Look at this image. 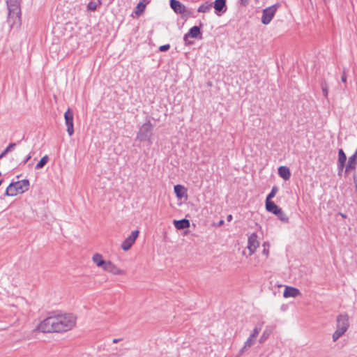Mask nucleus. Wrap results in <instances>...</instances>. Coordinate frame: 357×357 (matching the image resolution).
Masks as SVG:
<instances>
[{"mask_svg":"<svg viewBox=\"0 0 357 357\" xmlns=\"http://www.w3.org/2000/svg\"><path fill=\"white\" fill-rule=\"evenodd\" d=\"M76 324V317L70 313L56 314L42 321L38 329L43 333H63L71 330Z\"/></svg>","mask_w":357,"mask_h":357,"instance_id":"obj_1","label":"nucleus"},{"mask_svg":"<svg viewBox=\"0 0 357 357\" xmlns=\"http://www.w3.org/2000/svg\"><path fill=\"white\" fill-rule=\"evenodd\" d=\"M8 9L7 22L10 27L21 22V8L19 0H6Z\"/></svg>","mask_w":357,"mask_h":357,"instance_id":"obj_2","label":"nucleus"},{"mask_svg":"<svg viewBox=\"0 0 357 357\" xmlns=\"http://www.w3.org/2000/svg\"><path fill=\"white\" fill-rule=\"evenodd\" d=\"M29 186L30 183L28 179L13 181L7 187L5 192V195L8 197H13L18 194H22L29 190Z\"/></svg>","mask_w":357,"mask_h":357,"instance_id":"obj_3","label":"nucleus"},{"mask_svg":"<svg viewBox=\"0 0 357 357\" xmlns=\"http://www.w3.org/2000/svg\"><path fill=\"white\" fill-rule=\"evenodd\" d=\"M349 326L347 314H339L336 319V330L332 335L333 341L336 342L340 338L346 333Z\"/></svg>","mask_w":357,"mask_h":357,"instance_id":"obj_4","label":"nucleus"},{"mask_svg":"<svg viewBox=\"0 0 357 357\" xmlns=\"http://www.w3.org/2000/svg\"><path fill=\"white\" fill-rule=\"evenodd\" d=\"M153 126L150 121L144 123L139 129L137 135V139L139 142L147 141L150 144H152Z\"/></svg>","mask_w":357,"mask_h":357,"instance_id":"obj_5","label":"nucleus"},{"mask_svg":"<svg viewBox=\"0 0 357 357\" xmlns=\"http://www.w3.org/2000/svg\"><path fill=\"white\" fill-rule=\"evenodd\" d=\"M279 7L280 4L275 3L268 8H264L262 11L261 23L265 25L268 24L272 20Z\"/></svg>","mask_w":357,"mask_h":357,"instance_id":"obj_6","label":"nucleus"},{"mask_svg":"<svg viewBox=\"0 0 357 357\" xmlns=\"http://www.w3.org/2000/svg\"><path fill=\"white\" fill-rule=\"evenodd\" d=\"M73 113L70 109H68L64 114L65 123L67 127V132L69 136L74 133Z\"/></svg>","mask_w":357,"mask_h":357,"instance_id":"obj_7","label":"nucleus"},{"mask_svg":"<svg viewBox=\"0 0 357 357\" xmlns=\"http://www.w3.org/2000/svg\"><path fill=\"white\" fill-rule=\"evenodd\" d=\"M139 231L138 230L132 231L131 232L130 235H129L123 241V243L121 244V248L125 251L128 250L132 247V245L134 244V243L135 242L137 238L139 236Z\"/></svg>","mask_w":357,"mask_h":357,"instance_id":"obj_8","label":"nucleus"},{"mask_svg":"<svg viewBox=\"0 0 357 357\" xmlns=\"http://www.w3.org/2000/svg\"><path fill=\"white\" fill-rule=\"evenodd\" d=\"M259 243L257 241V235L255 233H252L249 237L248 240V249L250 251V255H252L259 246Z\"/></svg>","mask_w":357,"mask_h":357,"instance_id":"obj_9","label":"nucleus"},{"mask_svg":"<svg viewBox=\"0 0 357 357\" xmlns=\"http://www.w3.org/2000/svg\"><path fill=\"white\" fill-rule=\"evenodd\" d=\"M201 34L200 28L197 26H194L190 29L189 31L184 35L183 40L186 45L192 44V42L188 41V38H196Z\"/></svg>","mask_w":357,"mask_h":357,"instance_id":"obj_10","label":"nucleus"},{"mask_svg":"<svg viewBox=\"0 0 357 357\" xmlns=\"http://www.w3.org/2000/svg\"><path fill=\"white\" fill-rule=\"evenodd\" d=\"M170 6L176 13L184 14L188 12L186 7L177 0H170Z\"/></svg>","mask_w":357,"mask_h":357,"instance_id":"obj_11","label":"nucleus"},{"mask_svg":"<svg viewBox=\"0 0 357 357\" xmlns=\"http://www.w3.org/2000/svg\"><path fill=\"white\" fill-rule=\"evenodd\" d=\"M103 270L109 272L114 275H123L125 273L123 270H121L119 268H118L111 261H107Z\"/></svg>","mask_w":357,"mask_h":357,"instance_id":"obj_12","label":"nucleus"},{"mask_svg":"<svg viewBox=\"0 0 357 357\" xmlns=\"http://www.w3.org/2000/svg\"><path fill=\"white\" fill-rule=\"evenodd\" d=\"M213 8L218 15L225 13L227 11L226 0H215Z\"/></svg>","mask_w":357,"mask_h":357,"instance_id":"obj_13","label":"nucleus"},{"mask_svg":"<svg viewBox=\"0 0 357 357\" xmlns=\"http://www.w3.org/2000/svg\"><path fill=\"white\" fill-rule=\"evenodd\" d=\"M301 294L300 290L297 288L287 286L283 292V296L284 298H296Z\"/></svg>","mask_w":357,"mask_h":357,"instance_id":"obj_14","label":"nucleus"},{"mask_svg":"<svg viewBox=\"0 0 357 357\" xmlns=\"http://www.w3.org/2000/svg\"><path fill=\"white\" fill-rule=\"evenodd\" d=\"M266 209L268 212H270L274 215L278 214L279 211L281 209L278 205H276L272 201H266L265 202Z\"/></svg>","mask_w":357,"mask_h":357,"instance_id":"obj_15","label":"nucleus"},{"mask_svg":"<svg viewBox=\"0 0 357 357\" xmlns=\"http://www.w3.org/2000/svg\"><path fill=\"white\" fill-rule=\"evenodd\" d=\"M93 262L98 267H101L104 269L107 261H105L102 258V255L99 253H96L92 257Z\"/></svg>","mask_w":357,"mask_h":357,"instance_id":"obj_16","label":"nucleus"},{"mask_svg":"<svg viewBox=\"0 0 357 357\" xmlns=\"http://www.w3.org/2000/svg\"><path fill=\"white\" fill-rule=\"evenodd\" d=\"M174 190L176 197L179 199L187 197V190L184 186L178 184L174 185Z\"/></svg>","mask_w":357,"mask_h":357,"instance_id":"obj_17","label":"nucleus"},{"mask_svg":"<svg viewBox=\"0 0 357 357\" xmlns=\"http://www.w3.org/2000/svg\"><path fill=\"white\" fill-rule=\"evenodd\" d=\"M174 225L177 229H183L190 227V221L187 219L174 220Z\"/></svg>","mask_w":357,"mask_h":357,"instance_id":"obj_18","label":"nucleus"},{"mask_svg":"<svg viewBox=\"0 0 357 357\" xmlns=\"http://www.w3.org/2000/svg\"><path fill=\"white\" fill-rule=\"evenodd\" d=\"M278 174L284 180H288L291 176L289 169L286 166H281L278 168Z\"/></svg>","mask_w":357,"mask_h":357,"instance_id":"obj_19","label":"nucleus"},{"mask_svg":"<svg viewBox=\"0 0 357 357\" xmlns=\"http://www.w3.org/2000/svg\"><path fill=\"white\" fill-rule=\"evenodd\" d=\"M255 340V338H252L251 336L250 335V337L248 338V340L245 342L244 346L240 350L239 354L241 355L245 350L250 348L252 347V345L253 344Z\"/></svg>","mask_w":357,"mask_h":357,"instance_id":"obj_20","label":"nucleus"},{"mask_svg":"<svg viewBox=\"0 0 357 357\" xmlns=\"http://www.w3.org/2000/svg\"><path fill=\"white\" fill-rule=\"evenodd\" d=\"M212 7V3L206 1L204 3L202 4L197 9V12L199 13H208L211 10Z\"/></svg>","mask_w":357,"mask_h":357,"instance_id":"obj_21","label":"nucleus"},{"mask_svg":"<svg viewBox=\"0 0 357 357\" xmlns=\"http://www.w3.org/2000/svg\"><path fill=\"white\" fill-rule=\"evenodd\" d=\"M278 218L283 223H289V217L288 215L284 213L282 208L279 211L278 214H276Z\"/></svg>","mask_w":357,"mask_h":357,"instance_id":"obj_22","label":"nucleus"},{"mask_svg":"<svg viewBox=\"0 0 357 357\" xmlns=\"http://www.w3.org/2000/svg\"><path fill=\"white\" fill-rule=\"evenodd\" d=\"M49 161V157L47 155H44L41 158L40 161L36 165V169H42Z\"/></svg>","mask_w":357,"mask_h":357,"instance_id":"obj_23","label":"nucleus"},{"mask_svg":"<svg viewBox=\"0 0 357 357\" xmlns=\"http://www.w3.org/2000/svg\"><path fill=\"white\" fill-rule=\"evenodd\" d=\"M347 160V156L343 151L342 149H340L338 151V162L337 163H341V166L345 165V162Z\"/></svg>","mask_w":357,"mask_h":357,"instance_id":"obj_24","label":"nucleus"},{"mask_svg":"<svg viewBox=\"0 0 357 357\" xmlns=\"http://www.w3.org/2000/svg\"><path fill=\"white\" fill-rule=\"evenodd\" d=\"M262 325H263V323H261V324H257L255 327V328L252 331V334L250 335L252 338H255V339L257 338V337L258 336L259 332L261 331V330L262 328Z\"/></svg>","mask_w":357,"mask_h":357,"instance_id":"obj_25","label":"nucleus"},{"mask_svg":"<svg viewBox=\"0 0 357 357\" xmlns=\"http://www.w3.org/2000/svg\"><path fill=\"white\" fill-rule=\"evenodd\" d=\"M278 191V188L275 185L273 186L272 188L271 192H269V194L267 195L266 201H271V199H273L275 196Z\"/></svg>","mask_w":357,"mask_h":357,"instance_id":"obj_26","label":"nucleus"},{"mask_svg":"<svg viewBox=\"0 0 357 357\" xmlns=\"http://www.w3.org/2000/svg\"><path fill=\"white\" fill-rule=\"evenodd\" d=\"M145 8H146V4L142 2H139L137 4V8H136V10H135L136 15H139L142 13L144 12Z\"/></svg>","mask_w":357,"mask_h":357,"instance_id":"obj_27","label":"nucleus"},{"mask_svg":"<svg viewBox=\"0 0 357 357\" xmlns=\"http://www.w3.org/2000/svg\"><path fill=\"white\" fill-rule=\"evenodd\" d=\"M97 7H98V4H97V3H96V2H95V1H90V2L88 3V5H87V9H88L89 10H91V11H94V10H96V8H97Z\"/></svg>","mask_w":357,"mask_h":357,"instance_id":"obj_28","label":"nucleus"},{"mask_svg":"<svg viewBox=\"0 0 357 357\" xmlns=\"http://www.w3.org/2000/svg\"><path fill=\"white\" fill-rule=\"evenodd\" d=\"M20 142H21V140H20L15 143H10L8 144V146L5 149L6 152L8 153V152H10L11 151H13L14 149V148L17 146V144L20 143Z\"/></svg>","mask_w":357,"mask_h":357,"instance_id":"obj_29","label":"nucleus"},{"mask_svg":"<svg viewBox=\"0 0 357 357\" xmlns=\"http://www.w3.org/2000/svg\"><path fill=\"white\" fill-rule=\"evenodd\" d=\"M269 336V333L267 331H264L259 339L260 343H264Z\"/></svg>","mask_w":357,"mask_h":357,"instance_id":"obj_30","label":"nucleus"},{"mask_svg":"<svg viewBox=\"0 0 357 357\" xmlns=\"http://www.w3.org/2000/svg\"><path fill=\"white\" fill-rule=\"evenodd\" d=\"M170 48V45L169 44L163 45L159 47V50L160 52L167 51Z\"/></svg>","mask_w":357,"mask_h":357,"instance_id":"obj_31","label":"nucleus"},{"mask_svg":"<svg viewBox=\"0 0 357 357\" xmlns=\"http://www.w3.org/2000/svg\"><path fill=\"white\" fill-rule=\"evenodd\" d=\"M31 158V153H29L24 159L20 163V165H24Z\"/></svg>","mask_w":357,"mask_h":357,"instance_id":"obj_32","label":"nucleus"},{"mask_svg":"<svg viewBox=\"0 0 357 357\" xmlns=\"http://www.w3.org/2000/svg\"><path fill=\"white\" fill-rule=\"evenodd\" d=\"M356 168V167H354V165H352L351 164L347 162V165H346V168H345V172H349L350 170H352V169H354Z\"/></svg>","mask_w":357,"mask_h":357,"instance_id":"obj_33","label":"nucleus"},{"mask_svg":"<svg viewBox=\"0 0 357 357\" xmlns=\"http://www.w3.org/2000/svg\"><path fill=\"white\" fill-rule=\"evenodd\" d=\"M344 167V165L341 166V163H337V169H338V175L339 176L342 175Z\"/></svg>","mask_w":357,"mask_h":357,"instance_id":"obj_34","label":"nucleus"},{"mask_svg":"<svg viewBox=\"0 0 357 357\" xmlns=\"http://www.w3.org/2000/svg\"><path fill=\"white\" fill-rule=\"evenodd\" d=\"M250 0H238V3L243 6H246L248 5Z\"/></svg>","mask_w":357,"mask_h":357,"instance_id":"obj_35","label":"nucleus"},{"mask_svg":"<svg viewBox=\"0 0 357 357\" xmlns=\"http://www.w3.org/2000/svg\"><path fill=\"white\" fill-rule=\"evenodd\" d=\"M322 93H323V95L325 97H327V96H328V89H327L326 87H322Z\"/></svg>","mask_w":357,"mask_h":357,"instance_id":"obj_36","label":"nucleus"},{"mask_svg":"<svg viewBox=\"0 0 357 357\" xmlns=\"http://www.w3.org/2000/svg\"><path fill=\"white\" fill-rule=\"evenodd\" d=\"M341 80L342 82L345 83L347 82V75H345V73L344 72L342 77Z\"/></svg>","mask_w":357,"mask_h":357,"instance_id":"obj_37","label":"nucleus"},{"mask_svg":"<svg viewBox=\"0 0 357 357\" xmlns=\"http://www.w3.org/2000/svg\"><path fill=\"white\" fill-rule=\"evenodd\" d=\"M354 182L356 190L357 191V175H356V174L354 175Z\"/></svg>","mask_w":357,"mask_h":357,"instance_id":"obj_38","label":"nucleus"},{"mask_svg":"<svg viewBox=\"0 0 357 357\" xmlns=\"http://www.w3.org/2000/svg\"><path fill=\"white\" fill-rule=\"evenodd\" d=\"M8 153V152H6V150L4 149V151L0 154V159L3 158V157H5V155Z\"/></svg>","mask_w":357,"mask_h":357,"instance_id":"obj_39","label":"nucleus"},{"mask_svg":"<svg viewBox=\"0 0 357 357\" xmlns=\"http://www.w3.org/2000/svg\"><path fill=\"white\" fill-rule=\"evenodd\" d=\"M232 218H233V217H232L231 215H228L227 217V220L228 222H230V221H231Z\"/></svg>","mask_w":357,"mask_h":357,"instance_id":"obj_40","label":"nucleus"},{"mask_svg":"<svg viewBox=\"0 0 357 357\" xmlns=\"http://www.w3.org/2000/svg\"><path fill=\"white\" fill-rule=\"evenodd\" d=\"M119 341H121V339H114V340H112V342H113L114 344H116V343H118Z\"/></svg>","mask_w":357,"mask_h":357,"instance_id":"obj_41","label":"nucleus"},{"mask_svg":"<svg viewBox=\"0 0 357 357\" xmlns=\"http://www.w3.org/2000/svg\"><path fill=\"white\" fill-rule=\"evenodd\" d=\"M263 253H264L265 255H266V256H267V255H268V250H266V248H264V250H263Z\"/></svg>","mask_w":357,"mask_h":357,"instance_id":"obj_42","label":"nucleus"},{"mask_svg":"<svg viewBox=\"0 0 357 357\" xmlns=\"http://www.w3.org/2000/svg\"><path fill=\"white\" fill-rule=\"evenodd\" d=\"M223 224H224V220H220V222H218V226H221V225H222Z\"/></svg>","mask_w":357,"mask_h":357,"instance_id":"obj_43","label":"nucleus"},{"mask_svg":"<svg viewBox=\"0 0 357 357\" xmlns=\"http://www.w3.org/2000/svg\"><path fill=\"white\" fill-rule=\"evenodd\" d=\"M115 356H116V355H114V354L108 356V357H115Z\"/></svg>","mask_w":357,"mask_h":357,"instance_id":"obj_44","label":"nucleus"},{"mask_svg":"<svg viewBox=\"0 0 357 357\" xmlns=\"http://www.w3.org/2000/svg\"><path fill=\"white\" fill-rule=\"evenodd\" d=\"M340 214H341L342 217H343V218H346V215H344V214H342V213H340Z\"/></svg>","mask_w":357,"mask_h":357,"instance_id":"obj_45","label":"nucleus"},{"mask_svg":"<svg viewBox=\"0 0 357 357\" xmlns=\"http://www.w3.org/2000/svg\"><path fill=\"white\" fill-rule=\"evenodd\" d=\"M2 182H3V179L0 180V185H1Z\"/></svg>","mask_w":357,"mask_h":357,"instance_id":"obj_46","label":"nucleus"}]
</instances>
